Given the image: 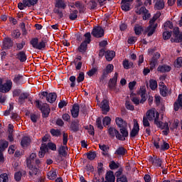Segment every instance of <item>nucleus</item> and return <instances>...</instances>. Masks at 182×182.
Instances as JSON below:
<instances>
[{"instance_id":"c9c22d12","label":"nucleus","mask_w":182,"mask_h":182,"mask_svg":"<svg viewBox=\"0 0 182 182\" xmlns=\"http://www.w3.org/2000/svg\"><path fill=\"white\" fill-rule=\"evenodd\" d=\"M9 143L7 141L1 139L0 140V151H4L5 149L8 148Z\"/></svg>"},{"instance_id":"6e6d98bb","label":"nucleus","mask_w":182,"mask_h":182,"mask_svg":"<svg viewBox=\"0 0 182 182\" xmlns=\"http://www.w3.org/2000/svg\"><path fill=\"white\" fill-rule=\"evenodd\" d=\"M163 38L164 41H167L169 38H171V32L166 31L163 33Z\"/></svg>"},{"instance_id":"39448f33","label":"nucleus","mask_w":182,"mask_h":182,"mask_svg":"<svg viewBox=\"0 0 182 182\" xmlns=\"http://www.w3.org/2000/svg\"><path fill=\"white\" fill-rule=\"evenodd\" d=\"M84 41L78 47V50L81 53L86 52V50L87 49V44L90 43L92 35H90V33H87L84 35Z\"/></svg>"},{"instance_id":"a19ab883","label":"nucleus","mask_w":182,"mask_h":182,"mask_svg":"<svg viewBox=\"0 0 182 182\" xmlns=\"http://www.w3.org/2000/svg\"><path fill=\"white\" fill-rule=\"evenodd\" d=\"M49 180H55L56 178V171H50L47 174Z\"/></svg>"},{"instance_id":"79ce46f5","label":"nucleus","mask_w":182,"mask_h":182,"mask_svg":"<svg viewBox=\"0 0 182 182\" xmlns=\"http://www.w3.org/2000/svg\"><path fill=\"white\" fill-rule=\"evenodd\" d=\"M28 4V3L26 0H23V3H18V8H19L21 10L25 9V8H26V6H31Z\"/></svg>"},{"instance_id":"c85d7f7f","label":"nucleus","mask_w":182,"mask_h":182,"mask_svg":"<svg viewBox=\"0 0 182 182\" xmlns=\"http://www.w3.org/2000/svg\"><path fill=\"white\" fill-rule=\"evenodd\" d=\"M29 97V95L26 92L21 93L18 97V103L19 105H23L25 103V100Z\"/></svg>"},{"instance_id":"393cba45","label":"nucleus","mask_w":182,"mask_h":182,"mask_svg":"<svg viewBox=\"0 0 182 182\" xmlns=\"http://www.w3.org/2000/svg\"><path fill=\"white\" fill-rule=\"evenodd\" d=\"M115 122L118 127H127V123L124 122L121 117H117L115 119Z\"/></svg>"},{"instance_id":"5701e85b","label":"nucleus","mask_w":182,"mask_h":182,"mask_svg":"<svg viewBox=\"0 0 182 182\" xmlns=\"http://www.w3.org/2000/svg\"><path fill=\"white\" fill-rule=\"evenodd\" d=\"M21 144L23 149L28 147V146L31 144V138H29V136H23L21 139Z\"/></svg>"},{"instance_id":"f03ea898","label":"nucleus","mask_w":182,"mask_h":182,"mask_svg":"<svg viewBox=\"0 0 182 182\" xmlns=\"http://www.w3.org/2000/svg\"><path fill=\"white\" fill-rule=\"evenodd\" d=\"M146 117L149 120H154L156 126H160V114L154 108L149 109L146 112Z\"/></svg>"},{"instance_id":"dca6fc26","label":"nucleus","mask_w":182,"mask_h":182,"mask_svg":"<svg viewBox=\"0 0 182 182\" xmlns=\"http://www.w3.org/2000/svg\"><path fill=\"white\" fill-rule=\"evenodd\" d=\"M101 109L102 110L103 114H107V112L110 110V107H109V101H107V100H104L102 101Z\"/></svg>"},{"instance_id":"052dcab7","label":"nucleus","mask_w":182,"mask_h":182,"mask_svg":"<svg viewBox=\"0 0 182 182\" xmlns=\"http://www.w3.org/2000/svg\"><path fill=\"white\" fill-rule=\"evenodd\" d=\"M12 36L14 38V39H18V38L21 36V32L19 30H14L12 33Z\"/></svg>"},{"instance_id":"ea45409f","label":"nucleus","mask_w":182,"mask_h":182,"mask_svg":"<svg viewBox=\"0 0 182 182\" xmlns=\"http://www.w3.org/2000/svg\"><path fill=\"white\" fill-rule=\"evenodd\" d=\"M66 150H68V146H66V145L61 146L58 149V153L61 156H66Z\"/></svg>"},{"instance_id":"f8f14e48","label":"nucleus","mask_w":182,"mask_h":182,"mask_svg":"<svg viewBox=\"0 0 182 182\" xmlns=\"http://www.w3.org/2000/svg\"><path fill=\"white\" fill-rule=\"evenodd\" d=\"M139 132H140V127L139 126V123L137 122H134L133 129H132L129 136L132 139L134 138L135 136L139 134Z\"/></svg>"},{"instance_id":"58836bf2","label":"nucleus","mask_w":182,"mask_h":182,"mask_svg":"<svg viewBox=\"0 0 182 182\" xmlns=\"http://www.w3.org/2000/svg\"><path fill=\"white\" fill-rule=\"evenodd\" d=\"M69 18L70 21H75V19H77V10L71 11L69 15Z\"/></svg>"},{"instance_id":"09e8293b","label":"nucleus","mask_w":182,"mask_h":182,"mask_svg":"<svg viewBox=\"0 0 182 182\" xmlns=\"http://www.w3.org/2000/svg\"><path fill=\"white\" fill-rule=\"evenodd\" d=\"M9 178H8V174L3 173L0 175V182H9Z\"/></svg>"},{"instance_id":"0eeeda50","label":"nucleus","mask_w":182,"mask_h":182,"mask_svg":"<svg viewBox=\"0 0 182 182\" xmlns=\"http://www.w3.org/2000/svg\"><path fill=\"white\" fill-rule=\"evenodd\" d=\"M119 132H118L117 139H118V140H121L122 141H124V140H126V137H129V131H127L126 127H124L119 129Z\"/></svg>"},{"instance_id":"cd10ccee","label":"nucleus","mask_w":182,"mask_h":182,"mask_svg":"<svg viewBox=\"0 0 182 182\" xmlns=\"http://www.w3.org/2000/svg\"><path fill=\"white\" fill-rule=\"evenodd\" d=\"M80 124H79V119L73 121L70 125V129L73 132H77Z\"/></svg>"},{"instance_id":"603ef678","label":"nucleus","mask_w":182,"mask_h":182,"mask_svg":"<svg viewBox=\"0 0 182 182\" xmlns=\"http://www.w3.org/2000/svg\"><path fill=\"white\" fill-rule=\"evenodd\" d=\"M161 16V13L160 12H157L154 17L152 18L151 20H150L149 23H154V22H156V21H157V19H159V18H160V16Z\"/></svg>"},{"instance_id":"4c0bfd02","label":"nucleus","mask_w":182,"mask_h":182,"mask_svg":"<svg viewBox=\"0 0 182 182\" xmlns=\"http://www.w3.org/2000/svg\"><path fill=\"white\" fill-rule=\"evenodd\" d=\"M126 149L123 148V146H121L116 150L115 154H117L118 156H124V154H126Z\"/></svg>"},{"instance_id":"4be33fe9","label":"nucleus","mask_w":182,"mask_h":182,"mask_svg":"<svg viewBox=\"0 0 182 182\" xmlns=\"http://www.w3.org/2000/svg\"><path fill=\"white\" fill-rule=\"evenodd\" d=\"M105 179L108 182H114L116 181V177L113 173V171H110L106 173Z\"/></svg>"},{"instance_id":"a18cd8bd","label":"nucleus","mask_w":182,"mask_h":182,"mask_svg":"<svg viewBox=\"0 0 182 182\" xmlns=\"http://www.w3.org/2000/svg\"><path fill=\"white\" fill-rule=\"evenodd\" d=\"M149 87L151 89V90H156L157 89V81L154 80H151L149 81Z\"/></svg>"},{"instance_id":"13d9d810","label":"nucleus","mask_w":182,"mask_h":182,"mask_svg":"<svg viewBox=\"0 0 182 182\" xmlns=\"http://www.w3.org/2000/svg\"><path fill=\"white\" fill-rule=\"evenodd\" d=\"M46 146L47 149H50V150H53V151H56V144L50 142Z\"/></svg>"},{"instance_id":"ddd939ff","label":"nucleus","mask_w":182,"mask_h":182,"mask_svg":"<svg viewBox=\"0 0 182 182\" xmlns=\"http://www.w3.org/2000/svg\"><path fill=\"white\" fill-rule=\"evenodd\" d=\"M133 0H122L121 8L122 11H129L130 9V6H132V4Z\"/></svg>"},{"instance_id":"338daca9","label":"nucleus","mask_w":182,"mask_h":182,"mask_svg":"<svg viewBox=\"0 0 182 182\" xmlns=\"http://www.w3.org/2000/svg\"><path fill=\"white\" fill-rule=\"evenodd\" d=\"M181 66H182V57H179L176 60V67L181 68Z\"/></svg>"},{"instance_id":"49530a36","label":"nucleus","mask_w":182,"mask_h":182,"mask_svg":"<svg viewBox=\"0 0 182 182\" xmlns=\"http://www.w3.org/2000/svg\"><path fill=\"white\" fill-rule=\"evenodd\" d=\"M123 66L124 69H130L133 66L132 62H129L127 60L123 61Z\"/></svg>"},{"instance_id":"2f4dec72","label":"nucleus","mask_w":182,"mask_h":182,"mask_svg":"<svg viewBox=\"0 0 182 182\" xmlns=\"http://www.w3.org/2000/svg\"><path fill=\"white\" fill-rule=\"evenodd\" d=\"M57 97H58V95H56V93L55 92L49 93L48 95L47 96V102H48L49 103H53V102H55Z\"/></svg>"},{"instance_id":"20e7f679","label":"nucleus","mask_w":182,"mask_h":182,"mask_svg":"<svg viewBox=\"0 0 182 182\" xmlns=\"http://www.w3.org/2000/svg\"><path fill=\"white\" fill-rule=\"evenodd\" d=\"M35 103H36V107H38V109H40V110H41L43 114V117H48V116H49V114L50 113V108H49V105L46 103L41 105V102H39V100H36Z\"/></svg>"},{"instance_id":"7ed1b4c3","label":"nucleus","mask_w":182,"mask_h":182,"mask_svg":"<svg viewBox=\"0 0 182 182\" xmlns=\"http://www.w3.org/2000/svg\"><path fill=\"white\" fill-rule=\"evenodd\" d=\"M46 40H42L39 42L37 38H33L31 41V45H32L34 49H38L39 50H42V49H45L46 48Z\"/></svg>"},{"instance_id":"f257e3e1","label":"nucleus","mask_w":182,"mask_h":182,"mask_svg":"<svg viewBox=\"0 0 182 182\" xmlns=\"http://www.w3.org/2000/svg\"><path fill=\"white\" fill-rule=\"evenodd\" d=\"M143 6V1L141 0H136V6L135 7V12L138 15H144V21H147L150 18L151 15L149 13V11L145 9Z\"/></svg>"},{"instance_id":"9b49d317","label":"nucleus","mask_w":182,"mask_h":182,"mask_svg":"<svg viewBox=\"0 0 182 182\" xmlns=\"http://www.w3.org/2000/svg\"><path fill=\"white\" fill-rule=\"evenodd\" d=\"M150 161L152 163V165L155 167H161V168H164L163 166V160L158 157L151 158Z\"/></svg>"},{"instance_id":"de8ad7c7","label":"nucleus","mask_w":182,"mask_h":182,"mask_svg":"<svg viewBox=\"0 0 182 182\" xmlns=\"http://www.w3.org/2000/svg\"><path fill=\"white\" fill-rule=\"evenodd\" d=\"M134 32L136 35H140L143 32V28L139 25H136L134 26Z\"/></svg>"},{"instance_id":"6ab92c4d","label":"nucleus","mask_w":182,"mask_h":182,"mask_svg":"<svg viewBox=\"0 0 182 182\" xmlns=\"http://www.w3.org/2000/svg\"><path fill=\"white\" fill-rule=\"evenodd\" d=\"M108 133L109 136L112 137V139H114V137L117 139V136H119V131L114 127H109L108 129Z\"/></svg>"},{"instance_id":"a878e982","label":"nucleus","mask_w":182,"mask_h":182,"mask_svg":"<svg viewBox=\"0 0 182 182\" xmlns=\"http://www.w3.org/2000/svg\"><path fill=\"white\" fill-rule=\"evenodd\" d=\"M55 8H58L57 9H65L66 8V3L65 2V0H56Z\"/></svg>"},{"instance_id":"c756f323","label":"nucleus","mask_w":182,"mask_h":182,"mask_svg":"<svg viewBox=\"0 0 182 182\" xmlns=\"http://www.w3.org/2000/svg\"><path fill=\"white\" fill-rule=\"evenodd\" d=\"M114 56H116V53H114V51L108 50L105 53V58L108 62L113 60V58H114Z\"/></svg>"},{"instance_id":"4d7b16f0","label":"nucleus","mask_w":182,"mask_h":182,"mask_svg":"<svg viewBox=\"0 0 182 182\" xmlns=\"http://www.w3.org/2000/svg\"><path fill=\"white\" fill-rule=\"evenodd\" d=\"M50 133H51L52 136H60V134H61L60 130L55 129H52L50 130Z\"/></svg>"},{"instance_id":"bf43d9fd","label":"nucleus","mask_w":182,"mask_h":182,"mask_svg":"<svg viewBox=\"0 0 182 182\" xmlns=\"http://www.w3.org/2000/svg\"><path fill=\"white\" fill-rule=\"evenodd\" d=\"M14 178L16 181H21V178H22V172H16L14 175Z\"/></svg>"},{"instance_id":"680f3d73","label":"nucleus","mask_w":182,"mask_h":182,"mask_svg":"<svg viewBox=\"0 0 182 182\" xmlns=\"http://www.w3.org/2000/svg\"><path fill=\"white\" fill-rule=\"evenodd\" d=\"M87 156L89 160H95L96 159V152H89Z\"/></svg>"},{"instance_id":"4468645a","label":"nucleus","mask_w":182,"mask_h":182,"mask_svg":"<svg viewBox=\"0 0 182 182\" xmlns=\"http://www.w3.org/2000/svg\"><path fill=\"white\" fill-rule=\"evenodd\" d=\"M156 28H157V23H149V26L146 29L145 32H146L148 36H151L156 31Z\"/></svg>"},{"instance_id":"5fc2aeb1","label":"nucleus","mask_w":182,"mask_h":182,"mask_svg":"<svg viewBox=\"0 0 182 182\" xmlns=\"http://www.w3.org/2000/svg\"><path fill=\"white\" fill-rule=\"evenodd\" d=\"M85 80V73L81 72L79 73L78 77H77V83H80V82H83Z\"/></svg>"},{"instance_id":"b1692460","label":"nucleus","mask_w":182,"mask_h":182,"mask_svg":"<svg viewBox=\"0 0 182 182\" xmlns=\"http://www.w3.org/2000/svg\"><path fill=\"white\" fill-rule=\"evenodd\" d=\"M40 150L41 151L38 152L39 157H44L45 153L48 151V146L46 145V144H42Z\"/></svg>"},{"instance_id":"774afa93","label":"nucleus","mask_w":182,"mask_h":182,"mask_svg":"<svg viewBox=\"0 0 182 182\" xmlns=\"http://www.w3.org/2000/svg\"><path fill=\"white\" fill-rule=\"evenodd\" d=\"M117 182H127V178L124 176L117 178Z\"/></svg>"},{"instance_id":"e433bc0d","label":"nucleus","mask_w":182,"mask_h":182,"mask_svg":"<svg viewBox=\"0 0 182 182\" xmlns=\"http://www.w3.org/2000/svg\"><path fill=\"white\" fill-rule=\"evenodd\" d=\"M155 8L159 11L163 9V8H164V0H159L157 1L155 4Z\"/></svg>"},{"instance_id":"c03bdc74","label":"nucleus","mask_w":182,"mask_h":182,"mask_svg":"<svg viewBox=\"0 0 182 182\" xmlns=\"http://www.w3.org/2000/svg\"><path fill=\"white\" fill-rule=\"evenodd\" d=\"M169 149H170V144H168V143L164 141V142H162V145H161V148L159 149V150L164 151L166 150H168Z\"/></svg>"},{"instance_id":"0e129e2a","label":"nucleus","mask_w":182,"mask_h":182,"mask_svg":"<svg viewBox=\"0 0 182 182\" xmlns=\"http://www.w3.org/2000/svg\"><path fill=\"white\" fill-rule=\"evenodd\" d=\"M156 65H157V59L153 57L150 61V66L151 68H155Z\"/></svg>"},{"instance_id":"37998d69","label":"nucleus","mask_w":182,"mask_h":182,"mask_svg":"<svg viewBox=\"0 0 182 182\" xmlns=\"http://www.w3.org/2000/svg\"><path fill=\"white\" fill-rule=\"evenodd\" d=\"M164 28L165 31H168V29H173V28H174V26H173V23H171V21H166L164 24Z\"/></svg>"},{"instance_id":"864d4df0","label":"nucleus","mask_w":182,"mask_h":182,"mask_svg":"<svg viewBox=\"0 0 182 182\" xmlns=\"http://www.w3.org/2000/svg\"><path fill=\"white\" fill-rule=\"evenodd\" d=\"M174 33L176 38H178V42H182V33H180V31H178V28H176Z\"/></svg>"},{"instance_id":"412c9836","label":"nucleus","mask_w":182,"mask_h":182,"mask_svg":"<svg viewBox=\"0 0 182 182\" xmlns=\"http://www.w3.org/2000/svg\"><path fill=\"white\" fill-rule=\"evenodd\" d=\"M16 59L20 62H26V53L24 51H20L16 55Z\"/></svg>"},{"instance_id":"f3484780","label":"nucleus","mask_w":182,"mask_h":182,"mask_svg":"<svg viewBox=\"0 0 182 182\" xmlns=\"http://www.w3.org/2000/svg\"><path fill=\"white\" fill-rule=\"evenodd\" d=\"M35 159H36V153L31 154L29 157L27 158L26 160L27 167H31V166H33V161H35Z\"/></svg>"},{"instance_id":"6e6552de","label":"nucleus","mask_w":182,"mask_h":182,"mask_svg":"<svg viewBox=\"0 0 182 182\" xmlns=\"http://www.w3.org/2000/svg\"><path fill=\"white\" fill-rule=\"evenodd\" d=\"M91 33L95 38H102L105 36V30L102 27L97 26L93 28Z\"/></svg>"},{"instance_id":"1a4fd4ad","label":"nucleus","mask_w":182,"mask_h":182,"mask_svg":"<svg viewBox=\"0 0 182 182\" xmlns=\"http://www.w3.org/2000/svg\"><path fill=\"white\" fill-rule=\"evenodd\" d=\"M11 89H12V81L11 80H7L6 83L0 86V92L1 93H8Z\"/></svg>"},{"instance_id":"aec40b11","label":"nucleus","mask_w":182,"mask_h":182,"mask_svg":"<svg viewBox=\"0 0 182 182\" xmlns=\"http://www.w3.org/2000/svg\"><path fill=\"white\" fill-rule=\"evenodd\" d=\"M139 95L141 97V103H144L146 102V86H142L140 87Z\"/></svg>"},{"instance_id":"3c124183","label":"nucleus","mask_w":182,"mask_h":182,"mask_svg":"<svg viewBox=\"0 0 182 182\" xmlns=\"http://www.w3.org/2000/svg\"><path fill=\"white\" fill-rule=\"evenodd\" d=\"M159 124L160 125H156L158 127H160L161 129H164L165 130H168V123L166 122V123H163L160 121L159 119Z\"/></svg>"},{"instance_id":"72a5a7b5","label":"nucleus","mask_w":182,"mask_h":182,"mask_svg":"<svg viewBox=\"0 0 182 182\" xmlns=\"http://www.w3.org/2000/svg\"><path fill=\"white\" fill-rule=\"evenodd\" d=\"M29 168V174L31 176V177H33L34 176H36L38 173L39 172V169L38 168L33 166V165H31V167H28Z\"/></svg>"},{"instance_id":"f704fd0d","label":"nucleus","mask_w":182,"mask_h":182,"mask_svg":"<svg viewBox=\"0 0 182 182\" xmlns=\"http://www.w3.org/2000/svg\"><path fill=\"white\" fill-rule=\"evenodd\" d=\"M164 141V140L160 139V138H156L154 141V147H156V149H160Z\"/></svg>"},{"instance_id":"423d86ee","label":"nucleus","mask_w":182,"mask_h":182,"mask_svg":"<svg viewBox=\"0 0 182 182\" xmlns=\"http://www.w3.org/2000/svg\"><path fill=\"white\" fill-rule=\"evenodd\" d=\"M113 69H114V66H113V64L107 65L106 68L103 70L102 75L100 78V82H103V80H105V79L107 77V75L113 72Z\"/></svg>"},{"instance_id":"e2e57ef3","label":"nucleus","mask_w":182,"mask_h":182,"mask_svg":"<svg viewBox=\"0 0 182 182\" xmlns=\"http://www.w3.org/2000/svg\"><path fill=\"white\" fill-rule=\"evenodd\" d=\"M109 168L111 170H114L116 168H119V165H117L114 161H112L109 163Z\"/></svg>"},{"instance_id":"7c9ffc66","label":"nucleus","mask_w":182,"mask_h":182,"mask_svg":"<svg viewBox=\"0 0 182 182\" xmlns=\"http://www.w3.org/2000/svg\"><path fill=\"white\" fill-rule=\"evenodd\" d=\"M159 90L161 96H164V97L167 96V87L164 85V83L161 82L159 85Z\"/></svg>"},{"instance_id":"a211bd4d","label":"nucleus","mask_w":182,"mask_h":182,"mask_svg":"<svg viewBox=\"0 0 182 182\" xmlns=\"http://www.w3.org/2000/svg\"><path fill=\"white\" fill-rule=\"evenodd\" d=\"M14 43H12V40L10 38H5L3 41V46L4 49H10L12 48Z\"/></svg>"},{"instance_id":"2eb2a0df","label":"nucleus","mask_w":182,"mask_h":182,"mask_svg":"<svg viewBox=\"0 0 182 182\" xmlns=\"http://www.w3.org/2000/svg\"><path fill=\"white\" fill-rule=\"evenodd\" d=\"M119 77V73H115L114 77L109 80V85H108L109 89L113 90V89L116 88V85L117 83V77Z\"/></svg>"},{"instance_id":"8fccbe9b","label":"nucleus","mask_w":182,"mask_h":182,"mask_svg":"<svg viewBox=\"0 0 182 182\" xmlns=\"http://www.w3.org/2000/svg\"><path fill=\"white\" fill-rule=\"evenodd\" d=\"M54 14H56L58 15V18L60 19L63 16V12L60 9L55 8L53 9Z\"/></svg>"},{"instance_id":"473e14b6","label":"nucleus","mask_w":182,"mask_h":182,"mask_svg":"<svg viewBox=\"0 0 182 182\" xmlns=\"http://www.w3.org/2000/svg\"><path fill=\"white\" fill-rule=\"evenodd\" d=\"M71 114L73 117H77L79 116V105H74L71 109Z\"/></svg>"},{"instance_id":"9d476101","label":"nucleus","mask_w":182,"mask_h":182,"mask_svg":"<svg viewBox=\"0 0 182 182\" xmlns=\"http://www.w3.org/2000/svg\"><path fill=\"white\" fill-rule=\"evenodd\" d=\"M173 109L175 112L182 110V94H179L176 101L173 104Z\"/></svg>"},{"instance_id":"69168bd1","label":"nucleus","mask_w":182,"mask_h":182,"mask_svg":"<svg viewBox=\"0 0 182 182\" xmlns=\"http://www.w3.org/2000/svg\"><path fill=\"white\" fill-rule=\"evenodd\" d=\"M99 147L100 149V150H102V151H105V153L107 151H109V146H106L105 144H99Z\"/></svg>"},{"instance_id":"bb28decb","label":"nucleus","mask_w":182,"mask_h":182,"mask_svg":"<svg viewBox=\"0 0 182 182\" xmlns=\"http://www.w3.org/2000/svg\"><path fill=\"white\" fill-rule=\"evenodd\" d=\"M171 70V67L170 65H159L158 67V72H161V73H165L166 72H170Z\"/></svg>"}]
</instances>
